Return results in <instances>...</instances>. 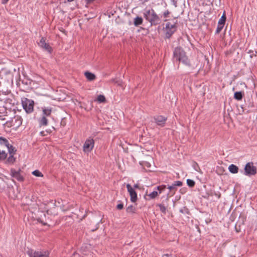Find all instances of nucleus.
<instances>
[{
	"label": "nucleus",
	"instance_id": "nucleus-23",
	"mask_svg": "<svg viewBox=\"0 0 257 257\" xmlns=\"http://www.w3.org/2000/svg\"><path fill=\"white\" fill-rule=\"evenodd\" d=\"M56 129L54 126H51V128L43 131L40 132V135L42 136H46L48 134H50L52 133L53 131H55Z\"/></svg>",
	"mask_w": 257,
	"mask_h": 257
},
{
	"label": "nucleus",
	"instance_id": "nucleus-38",
	"mask_svg": "<svg viewBox=\"0 0 257 257\" xmlns=\"http://www.w3.org/2000/svg\"><path fill=\"white\" fill-rule=\"evenodd\" d=\"M166 186L165 185H162L157 187V189L159 191V193H161L162 191L165 190Z\"/></svg>",
	"mask_w": 257,
	"mask_h": 257
},
{
	"label": "nucleus",
	"instance_id": "nucleus-4",
	"mask_svg": "<svg viewBox=\"0 0 257 257\" xmlns=\"http://www.w3.org/2000/svg\"><path fill=\"white\" fill-rule=\"evenodd\" d=\"M23 119L22 117L18 115H15L11 120L7 121L6 124L8 127H13V128L17 129L22 124Z\"/></svg>",
	"mask_w": 257,
	"mask_h": 257
},
{
	"label": "nucleus",
	"instance_id": "nucleus-37",
	"mask_svg": "<svg viewBox=\"0 0 257 257\" xmlns=\"http://www.w3.org/2000/svg\"><path fill=\"white\" fill-rule=\"evenodd\" d=\"M110 82L114 83L117 84L119 86H121L122 81L119 80H117L116 78H112L110 80Z\"/></svg>",
	"mask_w": 257,
	"mask_h": 257
},
{
	"label": "nucleus",
	"instance_id": "nucleus-33",
	"mask_svg": "<svg viewBox=\"0 0 257 257\" xmlns=\"http://www.w3.org/2000/svg\"><path fill=\"white\" fill-rule=\"evenodd\" d=\"M180 212L183 214H190V211L186 206H184L181 208L180 209Z\"/></svg>",
	"mask_w": 257,
	"mask_h": 257
},
{
	"label": "nucleus",
	"instance_id": "nucleus-15",
	"mask_svg": "<svg viewBox=\"0 0 257 257\" xmlns=\"http://www.w3.org/2000/svg\"><path fill=\"white\" fill-rule=\"evenodd\" d=\"M22 83L26 86L27 89L29 90L33 88V84H34V82L31 79L24 78L22 80Z\"/></svg>",
	"mask_w": 257,
	"mask_h": 257
},
{
	"label": "nucleus",
	"instance_id": "nucleus-39",
	"mask_svg": "<svg viewBox=\"0 0 257 257\" xmlns=\"http://www.w3.org/2000/svg\"><path fill=\"white\" fill-rule=\"evenodd\" d=\"M37 221L42 223L44 225H47V223L46 222V220H44L43 218L42 217V215H41V217H39L37 218Z\"/></svg>",
	"mask_w": 257,
	"mask_h": 257
},
{
	"label": "nucleus",
	"instance_id": "nucleus-11",
	"mask_svg": "<svg viewBox=\"0 0 257 257\" xmlns=\"http://www.w3.org/2000/svg\"><path fill=\"white\" fill-rule=\"evenodd\" d=\"M183 185V182L181 181H176L171 185H168V188L169 189L171 195H174L177 190V187H181Z\"/></svg>",
	"mask_w": 257,
	"mask_h": 257
},
{
	"label": "nucleus",
	"instance_id": "nucleus-56",
	"mask_svg": "<svg viewBox=\"0 0 257 257\" xmlns=\"http://www.w3.org/2000/svg\"><path fill=\"white\" fill-rule=\"evenodd\" d=\"M42 215L46 218V214L44 212H42Z\"/></svg>",
	"mask_w": 257,
	"mask_h": 257
},
{
	"label": "nucleus",
	"instance_id": "nucleus-8",
	"mask_svg": "<svg viewBox=\"0 0 257 257\" xmlns=\"http://www.w3.org/2000/svg\"><path fill=\"white\" fill-rule=\"evenodd\" d=\"M155 122L157 125L163 127L165 125L167 120V117L163 115H155L153 117Z\"/></svg>",
	"mask_w": 257,
	"mask_h": 257
},
{
	"label": "nucleus",
	"instance_id": "nucleus-12",
	"mask_svg": "<svg viewBox=\"0 0 257 257\" xmlns=\"http://www.w3.org/2000/svg\"><path fill=\"white\" fill-rule=\"evenodd\" d=\"M5 105L10 109H12V106H14L16 103V100L13 95H10L8 97L4 99Z\"/></svg>",
	"mask_w": 257,
	"mask_h": 257
},
{
	"label": "nucleus",
	"instance_id": "nucleus-31",
	"mask_svg": "<svg viewBox=\"0 0 257 257\" xmlns=\"http://www.w3.org/2000/svg\"><path fill=\"white\" fill-rule=\"evenodd\" d=\"M7 153H6L4 151L0 150V161L5 160L7 157Z\"/></svg>",
	"mask_w": 257,
	"mask_h": 257
},
{
	"label": "nucleus",
	"instance_id": "nucleus-16",
	"mask_svg": "<svg viewBox=\"0 0 257 257\" xmlns=\"http://www.w3.org/2000/svg\"><path fill=\"white\" fill-rule=\"evenodd\" d=\"M42 116H45L47 117L50 116L51 115L52 111V108L51 107H42Z\"/></svg>",
	"mask_w": 257,
	"mask_h": 257
},
{
	"label": "nucleus",
	"instance_id": "nucleus-59",
	"mask_svg": "<svg viewBox=\"0 0 257 257\" xmlns=\"http://www.w3.org/2000/svg\"><path fill=\"white\" fill-rule=\"evenodd\" d=\"M1 119L2 120H5V118H4V117H2Z\"/></svg>",
	"mask_w": 257,
	"mask_h": 257
},
{
	"label": "nucleus",
	"instance_id": "nucleus-28",
	"mask_svg": "<svg viewBox=\"0 0 257 257\" xmlns=\"http://www.w3.org/2000/svg\"><path fill=\"white\" fill-rule=\"evenodd\" d=\"M99 103H105L106 101V98L103 95H99L95 100Z\"/></svg>",
	"mask_w": 257,
	"mask_h": 257
},
{
	"label": "nucleus",
	"instance_id": "nucleus-47",
	"mask_svg": "<svg viewBox=\"0 0 257 257\" xmlns=\"http://www.w3.org/2000/svg\"><path fill=\"white\" fill-rule=\"evenodd\" d=\"M95 0H85L86 3L87 4H91L94 1H95Z\"/></svg>",
	"mask_w": 257,
	"mask_h": 257
},
{
	"label": "nucleus",
	"instance_id": "nucleus-30",
	"mask_svg": "<svg viewBox=\"0 0 257 257\" xmlns=\"http://www.w3.org/2000/svg\"><path fill=\"white\" fill-rule=\"evenodd\" d=\"M7 147L8 149L9 153L10 154V155L15 154L16 153L17 150L15 149V148L12 145L10 144L8 146V147Z\"/></svg>",
	"mask_w": 257,
	"mask_h": 257
},
{
	"label": "nucleus",
	"instance_id": "nucleus-22",
	"mask_svg": "<svg viewBox=\"0 0 257 257\" xmlns=\"http://www.w3.org/2000/svg\"><path fill=\"white\" fill-rule=\"evenodd\" d=\"M156 206H158L159 207L160 211L161 212H162L163 214H166V209L168 207V204H165L164 203H160V204H157L156 205Z\"/></svg>",
	"mask_w": 257,
	"mask_h": 257
},
{
	"label": "nucleus",
	"instance_id": "nucleus-26",
	"mask_svg": "<svg viewBox=\"0 0 257 257\" xmlns=\"http://www.w3.org/2000/svg\"><path fill=\"white\" fill-rule=\"evenodd\" d=\"M136 208L133 205L128 206L126 208V211L128 213H135L136 212Z\"/></svg>",
	"mask_w": 257,
	"mask_h": 257
},
{
	"label": "nucleus",
	"instance_id": "nucleus-48",
	"mask_svg": "<svg viewBox=\"0 0 257 257\" xmlns=\"http://www.w3.org/2000/svg\"><path fill=\"white\" fill-rule=\"evenodd\" d=\"M133 188H134V189H137V188L140 189V186L138 184H135L134 185V187H133Z\"/></svg>",
	"mask_w": 257,
	"mask_h": 257
},
{
	"label": "nucleus",
	"instance_id": "nucleus-49",
	"mask_svg": "<svg viewBox=\"0 0 257 257\" xmlns=\"http://www.w3.org/2000/svg\"><path fill=\"white\" fill-rule=\"evenodd\" d=\"M162 257H172V256L171 254L166 253V254H164V255H163Z\"/></svg>",
	"mask_w": 257,
	"mask_h": 257
},
{
	"label": "nucleus",
	"instance_id": "nucleus-19",
	"mask_svg": "<svg viewBox=\"0 0 257 257\" xmlns=\"http://www.w3.org/2000/svg\"><path fill=\"white\" fill-rule=\"evenodd\" d=\"M38 122L40 126H46L48 124V120L45 116H42L38 120Z\"/></svg>",
	"mask_w": 257,
	"mask_h": 257
},
{
	"label": "nucleus",
	"instance_id": "nucleus-13",
	"mask_svg": "<svg viewBox=\"0 0 257 257\" xmlns=\"http://www.w3.org/2000/svg\"><path fill=\"white\" fill-rule=\"evenodd\" d=\"M21 170L20 169H19L18 171H16L14 169H11L10 175L18 181L23 182L24 181V177L21 174Z\"/></svg>",
	"mask_w": 257,
	"mask_h": 257
},
{
	"label": "nucleus",
	"instance_id": "nucleus-5",
	"mask_svg": "<svg viewBox=\"0 0 257 257\" xmlns=\"http://www.w3.org/2000/svg\"><path fill=\"white\" fill-rule=\"evenodd\" d=\"M23 108L27 113H31L34 111V102L32 99L24 98L22 101Z\"/></svg>",
	"mask_w": 257,
	"mask_h": 257
},
{
	"label": "nucleus",
	"instance_id": "nucleus-10",
	"mask_svg": "<svg viewBox=\"0 0 257 257\" xmlns=\"http://www.w3.org/2000/svg\"><path fill=\"white\" fill-rule=\"evenodd\" d=\"M126 187L131 197V201L132 202H136L138 200L137 193L136 191L130 184H127Z\"/></svg>",
	"mask_w": 257,
	"mask_h": 257
},
{
	"label": "nucleus",
	"instance_id": "nucleus-27",
	"mask_svg": "<svg viewBox=\"0 0 257 257\" xmlns=\"http://www.w3.org/2000/svg\"><path fill=\"white\" fill-rule=\"evenodd\" d=\"M0 144L1 145H5L6 147H8L10 145L8 140L3 137H0Z\"/></svg>",
	"mask_w": 257,
	"mask_h": 257
},
{
	"label": "nucleus",
	"instance_id": "nucleus-41",
	"mask_svg": "<svg viewBox=\"0 0 257 257\" xmlns=\"http://www.w3.org/2000/svg\"><path fill=\"white\" fill-rule=\"evenodd\" d=\"M240 224H238V223H236L235 225V229L237 232H239L241 231L240 229Z\"/></svg>",
	"mask_w": 257,
	"mask_h": 257
},
{
	"label": "nucleus",
	"instance_id": "nucleus-55",
	"mask_svg": "<svg viewBox=\"0 0 257 257\" xmlns=\"http://www.w3.org/2000/svg\"><path fill=\"white\" fill-rule=\"evenodd\" d=\"M251 112V110H247L246 111V113H249V112Z\"/></svg>",
	"mask_w": 257,
	"mask_h": 257
},
{
	"label": "nucleus",
	"instance_id": "nucleus-42",
	"mask_svg": "<svg viewBox=\"0 0 257 257\" xmlns=\"http://www.w3.org/2000/svg\"><path fill=\"white\" fill-rule=\"evenodd\" d=\"M35 251L33 249L29 250L27 251L28 254L29 255L30 257H33Z\"/></svg>",
	"mask_w": 257,
	"mask_h": 257
},
{
	"label": "nucleus",
	"instance_id": "nucleus-53",
	"mask_svg": "<svg viewBox=\"0 0 257 257\" xmlns=\"http://www.w3.org/2000/svg\"><path fill=\"white\" fill-rule=\"evenodd\" d=\"M240 107L242 108L243 112H244L246 110V108L245 107H244L242 105H241Z\"/></svg>",
	"mask_w": 257,
	"mask_h": 257
},
{
	"label": "nucleus",
	"instance_id": "nucleus-20",
	"mask_svg": "<svg viewBox=\"0 0 257 257\" xmlns=\"http://www.w3.org/2000/svg\"><path fill=\"white\" fill-rule=\"evenodd\" d=\"M229 171L232 174H236L238 173V167L234 164H231L228 167Z\"/></svg>",
	"mask_w": 257,
	"mask_h": 257
},
{
	"label": "nucleus",
	"instance_id": "nucleus-18",
	"mask_svg": "<svg viewBox=\"0 0 257 257\" xmlns=\"http://www.w3.org/2000/svg\"><path fill=\"white\" fill-rule=\"evenodd\" d=\"M84 75L88 81H93L96 79L95 75L89 71L85 72Z\"/></svg>",
	"mask_w": 257,
	"mask_h": 257
},
{
	"label": "nucleus",
	"instance_id": "nucleus-52",
	"mask_svg": "<svg viewBox=\"0 0 257 257\" xmlns=\"http://www.w3.org/2000/svg\"><path fill=\"white\" fill-rule=\"evenodd\" d=\"M256 52H255V54L253 53L252 54H251V55H250V57L251 58H252L253 56H256Z\"/></svg>",
	"mask_w": 257,
	"mask_h": 257
},
{
	"label": "nucleus",
	"instance_id": "nucleus-29",
	"mask_svg": "<svg viewBox=\"0 0 257 257\" xmlns=\"http://www.w3.org/2000/svg\"><path fill=\"white\" fill-rule=\"evenodd\" d=\"M10 109L8 107H7L5 105L3 106H0V113L4 114V115H6V113H7V110Z\"/></svg>",
	"mask_w": 257,
	"mask_h": 257
},
{
	"label": "nucleus",
	"instance_id": "nucleus-43",
	"mask_svg": "<svg viewBox=\"0 0 257 257\" xmlns=\"http://www.w3.org/2000/svg\"><path fill=\"white\" fill-rule=\"evenodd\" d=\"M116 209L118 210H121L123 208V204L122 203H120L116 205Z\"/></svg>",
	"mask_w": 257,
	"mask_h": 257
},
{
	"label": "nucleus",
	"instance_id": "nucleus-45",
	"mask_svg": "<svg viewBox=\"0 0 257 257\" xmlns=\"http://www.w3.org/2000/svg\"><path fill=\"white\" fill-rule=\"evenodd\" d=\"M254 107V103L253 102H249L248 105V108H253Z\"/></svg>",
	"mask_w": 257,
	"mask_h": 257
},
{
	"label": "nucleus",
	"instance_id": "nucleus-54",
	"mask_svg": "<svg viewBox=\"0 0 257 257\" xmlns=\"http://www.w3.org/2000/svg\"><path fill=\"white\" fill-rule=\"evenodd\" d=\"M248 53H251V54H252L253 53V51L252 50H249L248 52Z\"/></svg>",
	"mask_w": 257,
	"mask_h": 257
},
{
	"label": "nucleus",
	"instance_id": "nucleus-57",
	"mask_svg": "<svg viewBox=\"0 0 257 257\" xmlns=\"http://www.w3.org/2000/svg\"><path fill=\"white\" fill-rule=\"evenodd\" d=\"M168 200H169V197H168V196H167V198H166V201H168Z\"/></svg>",
	"mask_w": 257,
	"mask_h": 257
},
{
	"label": "nucleus",
	"instance_id": "nucleus-50",
	"mask_svg": "<svg viewBox=\"0 0 257 257\" xmlns=\"http://www.w3.org/2000/svg\"><path fill=\"white\" fill-rule=\"evenodd\" d=\"M9 1V0H2V4H4V5L6 4Z\"/></svg>",
	"mask_w": 257,
	"mask_h": 257
},
{
	"label": "nucleus",
	"instance_id": "nucleus-32",
	"mask_svg": "<svg viewBox=\"0 0 257 257\" xmlns=\"http://www.w3.org/2000/svg\"><path fill=\"white\" fill-rule=\"evenodd\" d=\"M246 220V217L242 214H240L239 218V220L237 222L239 224H244V223Z\"/></svg>",
	"mask_w": 257,
	"mask_h": 257
},
{
	"label": "nucleus",
	"instance_id": "nucleus-35",
	"mask_svg": "<svg viewBox=\"0 0 257 257\" xmlns=\"http://www.w3.org/2000/svg\"><path fill=\"white\" fill-rule=\"evenodd\" d=\"M159 195V193L156 191H154L150 194L148 195V196L150 197V199H155L158 195Z\"/></svg>",
	"mask_w": 257,
	"mask_h": 257
},
{
	"label": "nucleus",
	"instance_id": "nucleus-9",
	"mask_svg": "<svg viewBox=\"0 0 257 257\" xmlns=\"http://www.w3.org/2000/svg\"><path fill=\"white\" fill-rule=\"evenodd\" d=\"M38 44L41 48L44 49L45 51H47L49 53L51 54L52 52V48L49 45V43L46 42L45 38L42 37L40 42Z\"/></svg>",
	"mask_w": 257,
	"mask_h": 257
},
{
	"label": "nucleus",
	"instance_id": "nucleus-40",
	"mask_svg": "<svg viewBox=\"0 0 257 257\" xmlns=\"http://www.w3.org/2000/svg\"><path fill=\"white\" fill-rule=\"evenodd\" d=\"M223 27H224V26L219 25L218 24L217 29L215 31V34H219L221 32V31L222 30Z\"/></svg>",
	"mask_w": 257,
	"mask_h": 257
},
{
	"label": "nucleus",
	"instance_id": "nucleus-58",
	"mask_svg": "<svg viewBox=\"0 0 257 257\" xmlns=\"http://www.w3.org/2000/svg\"><path fill=\"white\" fill-rule=\"evenodd\" d=\"M173 206H175V201H173Z\"/></svg>",
	"mask_w": 257,
	"mask_h": 257
},
{
	"label": "nucleus",
	"instance_id": "nucleus-24",
	"mask_svg": "<svg viewBox=\"0 0 257 257\" xmlns=\"http://www.w3.org/2000/svg\"><path fill=\"white\" fill-rule=\"evenodd\" d=\"M226 20V17L225 12L224 11L222 16L221 17L220 19H219V20L218 22V24L219 25L224 26Z\"/></svg>",
	"mask_w": 257,
	"mask_h": 257
},
{
	"label": "nucleus",
	"instance_id": "nucleus-17",
	"mask_svg": "<svg viewBox=\"0 0 257 257\" xmlns=\"http://www.w3.org/2000/svg\"><path fill=\"white\" fill-rule=\"evenodd\" d=\"M244 95V93L242 91H236L234 93L233 98L237 100L240 101L241 100Z\"/></svg>",
	"mask_w": 257,
	"mask_h": 257
},
{
	"label": "nucleus",
	"instance_id": "nucleus-21",
	"mask_svg": "<svg viewBox=\"0 0 257 257\" xmlns=\"http://www.w3.org/2000/svg\"><path fill=\"white\" fill-rule=\"evenodd\" d=\"M143 23V19L141 17L137 16L134 20V25L136 27H138L139 26L142 25Z\"/></svg>",
	"mask_w": 257,
	"mask_h": 257
},
{
	"label": "nucleus",
	"instance_id": "nucleus-36",
	"mask_svg": "<svg viewBox=\"0 0 257 257\" xmlns=\"http://www.w3.org/2000/svg\"><path fill=\"white\" fill-rule=\"evenodd\" d=\"M32 174L36 177H43V174L38 170L34 171Z\"/></svg>",
	"mask_w": 257,
	"mask_h": 257
},
{
	"label": "nucleus",
	"instance_id": "nucleus-25",
	"mask_svg": "<svg viewBox=\"0 0 257 257\" xmlns=\"http://www.w3.org/2000/svg\"><path fill=\"white\" fill-rule=\"evenodd\" d=\"M14 154L10 155V156L6 161V164H13L16 161V158L14 157Z\"/></svg>",
	"mask_w": 257,
	"mask_h": 257
},
{
	"label": "nucleus",
	"instance_id": "nucleus-14",
	"mask_svg": "<svg viewBox=\"0 0 257 257\" xmlns=\"http://www.w3.org/2000/svg\"><path fill=\"white\" fill-rule=\"evenodd\" d=\"M49 254L50 253L48 250H35L33 257H49Z\"/></svg>",
	"mask_w": 257,
	"mask_h": 257
},
{
	"label": "nucleus",
	"instance_id": "nucleus-3",
	"mask_svg": "<svg viewBox=\"0 0 257 257\" xmlns=\"http://www.w3.org/2000/svg\"><path fill=\"white\" fill-rule=\"evenodd\" d=\"M178 22L176 21L173 24H171L170 22H168L165 27L163 28L164 32V39H169L172 35L177 31L178 27Z\"/></svg>",
	"mask_w": 257,
	"mask_h": 257
},
{
	"label": "nucleus",
	"instance_id": "nucleus-2",
	"mask_svg": "<svg viewBox=\"0 0 257 257\" xmlns=\"http://www.w3.org/2000/svg\"><path fill=\"white\" fill-rule=\"evenodd\" d=\"M173 58L177 61L182 62L184 65L188 67H191V64L186 55V52L180 46H178L174 49L173 51Z\"/></svg>",
	"mask_w": 257,
	"mask_h": 257
},
{
	"label": "nucleus",
	"instance_id": "nucleus-44",
	"mask_svg": "<svg viewBox=\"0 0 257 257\" xmlns=\"http://www.w3.org/2000/svg\"><path fill=\"white\" fill-rule=\"evenodd\" d=\"M66 119L65 118H63L61 120V125L63 126H64L66 125Z\"/></svg>",
	"mask_w": 257,
	"mask_h": 257
},
{
	"label": "nucleus",
	"instance_id": "nucleus-6",
	"mask_svg": "<svg viewBox=\"0 0 257 257\" xmlns=\"http://www.w3.org/2000/svg\"><path fill=\"white\" fill-rule=\"evenodd\" d=\"M257 173L255 166H253V162H248L246 164L244 168V175L247 176L255 175Z\"/></svg>",
	"mask_w": 257,
	"mask_h": 257
},
{
	"label": "nucleus",
	"instance_id": "nucleus-7",
	"mask_svg": "<svg viewBox=\"0 0 257 257\" xmlns=\"http://www.w3.org/2000/svg\"><path fill=\"white\" fill-rule=\"evenodd\" d=\"M94 141L92 138L87 139L83 146V151L85 152H90L94 147Z\"/></svg>",
	"mask_w": 257,
	"mask_h": 257
},
{
	"label": "nucleus",
	"instance_id": "nucleus-51",
	"mask_svg": "<svg viewBox=\"0 0 257 257\" xmlns=\"http://www.w3.org/2000/svg\"><path fill=\"white\" fill-rule=\"evenodd\" d=\"M61 2H64V3H66V2H73L74 1V0H67V1H64V2H63L62 1L63 0H60Z\"/></svg>",
	"mask_w": 257,
	"mask_h": 257
},
{
	"label": "nucleus",
	"instance_id": "nucleus-60",
	"mask_svg": "<svg viewBox=\"0 0 257 257\" xmlns=\"http://www.w3.org/2000/svg\"><path fill=\"white\" fill-rule=\"evenodd\" d=\"M177 17H175V18H174V19H177Z\"/></svg>",
	"mask_w": 257,
	"mask_h": 257
},
{
	"label": "nucleus",
	"instance_id": "nucleus-1",
	"mask_svg": "<svg viewBox=\"0 0 257 257\" xmlns=\"http://www.w3.org/2000/svg\"><path fill=\"white\" fill-rule=\"evenodd\" d=\"M170 14L171 12L168 9H166V7H165V10L160 17L157 14L152 8L150 9H145L143 16L145 20L151 23V26H157L161 23L162 17L164 18V22H167L168 21L167 19L170 17Z\"/></svg>",
	"mask_w": 257,
	"mask_h": 257
},
{
	"label": "nucleus",
	"instance_id": "nucleus-34",
	"mask_svg": "<svg viewBox=\"0 0 257 257\" xmlns=\"http://www.w3.org/2000/svg\"><path fill=\"white\" fill-rule=\"evenodd\" d=\"M187 184L189 187L192 188L194 187L195 182L194 180L188 179L187 180Z\"/></svg>",
	"mask_w": 257,
	"mask_h": 257
},
{
	"label": "nucleus",
	"instance_id": "nucleus-46",
	"mask_svg": "<svg viewBox=\"0 0 257 257\" xmlns=\"http://www.w3.org/2000/svg\"><path fill=\"white\" fill-rule=\"evenodd\" d=\"M214 195L216 196L218 199L220 198L221 197V194L219 192H218V193L214 192Z\"/></svg>",
	"mask_w": 257,
	"mask_h": 257
}]
</instances>
